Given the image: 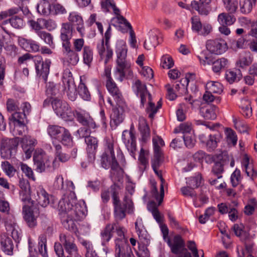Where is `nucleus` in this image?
I'll list each match as a JSON object with an SVG mask.
<instances>
[{
  "mask_svg": "<svg viewBox=\"0 0 257 257\" xmlns=\"http://www.w3.org/2000/svg\"><path fill=\"white\" fill-rule=\"evenodd\" d=\"M23 218L28 226L31 228H35L37 225V218L39 212L32 210L28 205H24L22 209Z\"/></svg>",
  "mask_w": 257,
  "mask_h": 257,
  "instance_id": "nucleus-16",
  "label": "nucleus"
},
{
  "mask_svg": "<svg viewBox=\"0 0 257 257\" xmlns=\"http://www.w3.org/2000/svg\"><path fill=\"white\" fill-rule=\"evenodd\" d=\"M38 13L44 16H48L51 14V4L44 0L40 1L36 6Z\"/></svg>",
  "mask_w": 257,
  "mask_h": 257,
  "instance_id": "nucleus-38",
  "label": "nucleus"
},
{
  "mask_svg": "<svg viewBox=\"0 0 257 257\" xmlns=\"http://www.w3.org/2000/svg\"><path fill=\"white\" fill-rule=\"evenodd\" d=\"M206 90L213 93L221 94L223 91L222 85L217 81H209L206 84Z\"/></svg>",
  "mask_w": 257,
  "mask_h": 257,
  "instance_id": "nucleus-44",
  "label": "nucleus"
},
{
  "mask_svg": "<svg viewBox=\"0 0 257 257\" xmlns=\"http://www.w3.org/2000/svg\"><path fill=\"white\" fill-rule=\"evenodd\" d=\"M241 77L242 74L239 70H238V73L232 71H227L225 74V78L229 83L239 80Z\"/></svg>",
  "mask_w": 257,
  "mask_h": 257,
  "instance_id": "nucleus-55",
  "label": "nucleus"
},
{
  "mask_svg": "<svg viewBox=\"0 0 257 257\" xmlns=\"http://www.w3.org/2000/svg\"><path fill=\"white\" fill-rule=\"evenodd\" d=\"M59 239L69 255H74L75 257H81L78 252V248L74 242L75 238L71 234L61 233L60 234Z\"/></svg>",
  "mask_w": 257,
  "mask_h": 257,
  "instance_id": "nucleus-11",
  "label": "nucleus"
},
{
  "mask_svg": "<svg viewBox=\"0 0 257 257\" xmlns=\"http://www.w3.org/2000/svg\"><path fill=\"white\" fill-rule=\"evenodd\" d=\"M62 81L68 98L71 101H74L77 93L72 74L69 69L64 71Z\"/></svg>",
  "mask_w": 257,
  "mask_h": 257,
  "instance_id": "nucleus-10",
  "label": "nucleus"
},
{
  "mask_svg": "<svg viewBox=\"0 0 257 257\" xmlns=\"http://www.w3.org/2000/svg\"><path fill=\"white\" fill-rule=\"evenodd\" d=\"M199 139L202 143L206 144L208 150L211 152L217 147V144L221 139V136L218 133L210 135L207 140L206 136L204 134H201L199 135Z\"/></svg>",
  "mask_w": 257,
  "mask_h": 257,
  "instance_id": "nucleus-22",
  "label": "nucleus"
},
{
  "mask_svg": "<svg viewBox=\"0 0 257 257\" xmlns=\"http://www.w3.org/2000/svg\"><path fill=\"white\" fill-rule=\"evenodd\" d=\"M74 116L77 120L82 125L92 128L95 127L96 124L95 122L88 114L75 111L74 113Z\"/></svg>",
  "mask_w": 257,
  "mask_h": 257,
  "instance_id": "nucleus-26",
  "label": "nucleus"
},
{
  "mask_svg": "<svg viewBox=\"0 0 257 257\" xmlns=\"http://www.w3.org/2000/svg\"><path fill=\"white\" fill-rule=\"evenodd\" d=\"M229 13H222L218 16L217 20L220 25L230 26L236 21L234 16Z\"/></svg>",
  "mask_w": 257,
  "mask_h": 257,
  "instance_id": "nucleus-35",
  "label": "nucleus"
},
{
  "mask_svg": "<svg viewBox=\"0 0 257 257\" xmlns=\"http://www.w3.org/2000/svg\"><path fill=\"white\" fill-rule=\"evenodd\" d=\"M2 168L8 176L11 177L15 175L16 170L9 162H3L2 163Z\"/></svg>",
  "mask_w": 257,
  "mask_h": 257,
  "instance_id": "nucleus-59",
  "label": "nucleus"
},
{
  "mask_svg": "<svg viewBox=\"0 0 257 257\" xmlns=\"http://www.w3.org/2000/svg\"><path fill=\"white\" fill-rule=\"evenodd\" d=\"M135 228L139 237L142 239H145L147 237V230H146L143 220L141 218H138L135 222Z\"/></svg>",
  "mask_w": 257,
  "mask_h": 257,
  "instance_id": "nucleus-46",
  "label": "nucleus"
},
{
  "mask_svg": "<svg viewBox=\"0 0 257 257\" xmlns=\"http://www.w3.org/2000/svg\"><path fill=\"white\" fill-rule=\"evenodd\" d=\"M19 45L26 51L30 52H37L40 51V45L36 41L32 39H27L19 37L18 38Z\"/></svg>",
  "mask_w": 257,
  "mask_h": 257,
  "instance_id": "nucleus-24",
  "label": "nucleus"
},
{
  "mask_svg": "<svg viewBox=\"0 0 257 257\" xmlns=\"http://www.w3.org/2000/svg\"><path fill=\"white\" fill-rule=\"evenodd\" d=\"M106 87L109 93L113 97L116 104L122 105L123 103V97L115 82L113 80L106 82Z\"/></svg>",
  "mask_w": 257,
  "mask_h": 257,
  "instance_id": "nucleus-23",
  "label": "nucleus"
},
{
  "mask_svg": "<svg viewBox=\"0 0 257 257\" xmlns=\"http://www.w3.org/2000/svg\"><path fill=\"white\" fill-rule=\"evenodd\" d=\"M33 160L36 170L40 173L52 171L59 166L57 161L54 160L52 162L50 157L42 150H38L34 153Z\"/></svg>",
  "mask_w": 257,
  "mask_h": 257,
  "instance_id": "nucleus-5",
  "label": "nucleus"
},
{
  "mask_svg": "<svg viewBox=\"0 0 257 257\" xmlns=\"http://www.w3.org/2000/svg\"><path fill=\"white\" fill-rule=\"evenodd\" d=\"M9 23L11 24L12 27L16 29H20L24 25L23 20L18 16L12 17L11 19L5 21L3 24H6Z\"/></svg>",
  "mask_w": 257,
  "mask_h": 257,
  "instance_id": "nucleus-51",
  "label": "nucleus"
},
{
  "mask_svg": "<svg viewBox=\"0 0 257 257\" xmlns=\"http://www.w3.org/2000/svg\"><path fill=\"white\" fill-rule=\"evenodd\" d=\"M116 54L117 55L115 75L117 79L122 81L125 75V71L129 69L130 63L126 60L127 48L125 43L120 42L116 45Z\"/></svg>",
  "mask_w": 257,
  "mask_h": 257,
  "instance_id": "nucleus-4",
  "label": "nucleus"
},
{
  "mask_svg": "<svg viewBox=\"0 0 257 257\" xmlns=\"http://www.w3.org/2000/svg\"><path fill=\"white\" fill-rule=\"evenodd\" d=\"M211 0H199L194 1L191 3V7L194 10L197 11L199 14L207 15L209 13L208 5Z\"/></svg>",
  "mask_w": 257,
  "mask_h": 257,
  "instance_id": "nucleus-30",
  "label": "nucleus"
},
{
  "mask_svg": "<svg viewBox=\"0 0 257 257\" xmlns=\"http://www.w3.org/2000/svg\"><path fill=\"white\" fill-rule=\"evenodd\" d=\"M61 175L56 177L53 187L54 190L63 191L64 197L59 202L58 209L63 226L68 230H73L75 227V221L84 218L87 212V207L84 201L77 203V198L74 192L75 186L71 181L66 182Z\"/></svg>",
  "mask_w": 257,
  "mask_h": 257,
  "instance_id": "nucleus-1",
  "label": "nucleus"
},
{
  "mask_svg": "<svg viewBox=\"0 0 257 257\" xmlns=\"http://www.w3.org/2000/svg\"><path fill=\"white\" fill-rule=\"evenodd\" d=\"M1 248L8 255H12L13 253L14 245L12 239L8 237H3L1 239Z\"/></svg>",
  "mask_w": 257,
  "mask_h": 257,
  "instance_id": "nucleus-33",
  "label": "nucleus"
},
{
  "mask_svg": "<svg viewBox=\"0 0 257 257\" xmlns=\"http://www.w3.org/2000/svg\"><path fill=\"white\" fill-rule=\"evenodd\" d=\"M47 133L51 138L59 139L63 145L69 147L73 146V137L66 128L57 125H49Z\"/></svg>",
  "mask_w": 257,
  "mask_h": 257,
  "instance_id": "nucleus-6",
  "label": "nucleus"
},
{
  "mask_svg": "<svg viewBox=\"0 0 257 257\" xmlns=\"http://www.w3.org/2000/svg\"><path fill=\"white\" fill-rule=\"evenodd\" d=\"M218 112V108L215 105H207L202 106L200 109V113L202 116L206 119H214Z\"/></svg>",
  "mask_w": 257,
  "mask_h": 257,
  "instance_id": "nucleus-27",
  "label": "nucleus"
},
{
  "mask_svg": "<svg viewBox=\"0 0 257 257\" xmlns=\"http://www.w3.org/2000/svg\"><path fill=\"white\" fill-rule=\"evenodd\" d=\"M242 166L243 170L245 172L247 176L252 180H254L257 177V171L254 170L252 163H249V159L247 155L244 156Z\"/></svg>",
  "mask_w": 257,
  "mask_h": 257,
  "instance_id": "nucleus-31",
  "label": "nucleus"
},
{
  "mask_svg": "<svg viewBox=\"0 0 257 257\" xmlns=\"http://www.w3.org/2000/svg\"><path fill=\"white\" fill-rule=\"evenodd\" d=\"M149 38L144 43V47L147 50L155 48L158 44L157 33L154 31H150L149 33Z\"/></svg>",
  "mask_w": 257,
  "mask_h": 257,
  "instance_id": "nucleus-37",
  "label": "nucleus"
},
{
  "mask_svg": "<svg viewBox=\"0 0 257 257\" xmlns=\"http://www.w3.org/2000/svg\"><path fill=\"white\" fill-rule=\"evenodd\" d=\"M37 35L45 44L48 45L50 47L52 48L55 47V44L53 42V36L51 34L42 31L41 32H38Z\"/></svg>",
  "mask_w": 257,
  "mask_h": 257,
  "instance_id": "nucleus-45",
  "label": "nucleus"
},
{
  "mask_svg": "<svg viewBox=\"0 0 257 257\" xmlns=\"http://www.w3.org/2000/svg\"><path fill=\"white\" fill-rule=\"evenodd\" d=\"M10 119L13 121L14 124H24L27 121V115L20 111H17L12 114Z\"/></svg>",
  "mask_w": 257,
  "mask_h": 257,
  "instance_id": "nucleus-48",
  "label": "nucleus"
},
{
  "mask_svg": "<svg viewBox=\"0 0 257 257\" xmlns=\"http://www.w3.org/2000/svg\"><path fill=\"white\" fill-rule=\"evenodd\" d=\"M52 144L55 149V159L57 161L58 159L60 162L65 163L69 161L70 156L63 149L60 143L53 141Z\"/></svg>",
  "mask_w": 257,
  "mask_h": 257,
  "instance_id": "nucleus-29",
  "label": "nucleus"
},
{
  "mask_svg": "<svg viewBox=\"0 0 257 257\" xmlns=\"http://www.w3.org/2000/svg\"><path fill=\"white\" fill-rule=\"evenodd\" d=\"M87 145L86 151L87 157L90 163H93L95 159L96 151L98 147L97 139L92 136H89L85 139Z\"/></svg>",
  "mask_w": 257,
  "mask_h": 257,
  "instance_id": "nucleus-19",
  "label": "nucleus"
},
{
  "mask_svg": "<svg viewBox=\"0 0 257 257\" xmlns=\"http://www.w3.org/2000/svg\"><path fill=\"white\" fill-rule=\"evenodd\" d=\"M255 3L256 0H239L240 12L245 14L249 13Z\"/></svg>",
  "mask_w": 257,
  "mask_h": 257,
  "instance_id": "nucleus-40",
  "label": "nucleus"
},
{
  "mask_svg": "<svg viewBox=\"0 0 257 257\" xmlns=\"http://www.w3.org/2000/svg\"><path fill=\"white\" fill-rule=\"evenodd\" d=\"M135 130L133 125H132L130 131L124 130L122 132V140L128 150L132 151L136 149Z\"/></svg>",
  "mask_w": 257,
  "mask_h": 257,
  "instance_id": "nucleus-21",
  "label": "nucleus"
},
{
  "mask_svg": "<svg viewBox=\"0 0 257 257\" xmlns=\"http://www.w3.org/2000/svg\"><path fill=\"white\" fill-rule=\"evenodd\" d=\"M118 105V107L112 109L110 114V124L111 127L114 128L120 124L124 119L123 109L120 106V105Z\"/></svg>",
  "mask_w": 257,
  "mask_h": 257,
  "instance_id": "nucleus-25",
  "label": "nucleus"
},
{
  "mask_svg": "<svg viewBox=\"0 0 257 257\" xmlns=\"http://www.w3.org/2000/svg\"><path fill=\"white\" fill-rule=\"evenodd\" d=\"M36 192L37 194L35 195V199L40 206L46 207L49 204V194L41 186L37 188Z\"/></svg>",
  "mask_w": 257,
  "mask_h": 257,
  "instance_id": "nucleus-28",
  "label": "nucleus"
},
{
  "mask_svg": "<svg viewBox=\"0 0 257 257\" xmlns=\"http://www.w3.org/2000/svg\"><path fill=\"white\" fill-rule=\"evenodd\" d=\"M245 249L237 248L238 257H253L251 254L252 244H245Z\"/></svg>",
  "mask_w": 257,
  "mask_h": 257,
  "instance_id": "nucleus-54",
  "label": "nucleus"
},
{
  "mask_svg": "<svg viewBox=\"0 0 257 257\" xmlns=\"http://www.w3.org/2000/svg\"><path fill=\"white\" fill-rule=\"evenodd\" d=\"M223 166L220 162H216L214 164L212 169V173L217 177V179L222 178L221 174L223 172Z\"/></svg>",
  "mask_w": 257,
  "mask_h": 257,
  "instance_id": "nucleus-64",
  "label": "nucleus"
},
{
  "mask_svg": "<svg viewBox=\"0 0 257 257\" xmlns=\"http://www.w3.org/2000/svg\"><path fill=\"white\" fill-rule=\"evenodd\" d=\"M149 152L147 150H145L143 148H142L140 151L139 160L140 163V168L142 171L145 170L148 165V159L147 158V156H148Z\"/></svg>",
  "mask_w": 257,
  "mask_h": 257,
  "instance_id": "nucleus-50",
  "label": "nucleus"
},
{
  "mask_svg": "<svg viewBox=\"0 0 257 257\" xmlns=\"http://www.w3.org/2000/svg\"><path fill=\"white\" fill-rule=\"evenodd\" d=\"M201 65L205 66L206 65H211L213 61L209 54L205 51H202L199 55L197 56Z\"/></svg>",
  "mask_w": 257,
  "mask_h": 257,
  "instance_id": "nucleus-60",
  "label": "nucleus"
},
{
  "mask_svg": "<svg viewBox=\"0 0 257 257\" xmlns=\"http://www.w3.org/2000/svg\"><path fill=\"white\" fill-rule=\"evenodd\" d=\"M82 54L84 64L90 67L93 59L92 49L88 46H85L83 49Z\"/></svg>",
  "mask_w": 257,
  "mask_h": 257,
  "instance_id": "nucleus-39",
  "label": "nucleus"
},
{
  "mask_svg": "<svg viewBox=\"0 0 257 257\" xmlns=\"http://www.w3.org/2000/svg\"><path fill=\"white\" fill-rule=\"evenodd\" d=\"M119 190V187L115 184L111 187L114 216L116 220H121L125 217L126 213L132 214L134 213L135 207L131 196L135 191V187L132 184L126 186L127 193H125L122 202L118 196Z\"/></svg>",
  "mask_w": 257,
  "mask_h": 257,
  "instance_id": "nucleus-2",
  "label": "nucleus"
},
{
  "mask_svg": "<svg viewBox=\"0 0 257 257\" xmlns=\"http://www.w3.org/2000/svg\"><path fill=\"white\" fill-rule=\"evenodd\" d=\"M132 88L138 96L142 95V94L148 91L146 85L142 83L140 80H136L133 85Z\"/></svg>",
  "mask_w": 257,
  "mask_h": 257,
  "instance_id": "nucleus-47",
  "label": "nucleus"
},
{
  "mask_svg": "<svg viewBox=\"0 0 257 257\" xmlns=\"http://www.w3.org/2000/svg\"><path fill=\"white\" fill-rule=\"evenodd\" d=\"M206 47L210 53L216 55L221 54L227 49L226 43L222 39L208 40Z\"/></svg>",
  "mask_w": 257,
  "mask_h": 257,
  "instance_id": "nucleus-15",
  "label": "nucleus"
},
{
  "mask_svg": "<svg viewBox=\"0 0 257 257\" xmlns=\"http://www.w3.org/2000/svg\"><path fill=\"white\" fill-rule=\"evenodd\" d=\"M167 243L172 252L178 255V257H192L191 253L185 247V241L180 235H175L172 242L170 239H168Z\"/></svg>",
  "mask_w": 257,
  "mask_h": 257,
  "instance_id": "nucleus-8",
  "label": "nucleus"
},
{
  "mask_svg": "<svg viewBox=\"0 0 257 257\" xmlns=\"http://www.w3.org/2000/svg\"><path fill=\"white\" fill-rule=\"evenodd\" d=\"M67 13V10L63 6L60 4L53 3L51 4V14L53 15H64Z\"/></svg>",
  "mask_w": 257,
  "mask_h": 257,
  "instance_id": "nucleus-56",
  "label": "nucleus"
},
{
  "mask_svg": "<svg viewBox=\"0 0 257 257\" xmlns=\"http://www.w3.org/2000/svg\"><path fill=\"white\" fill-rule=\"evenodd\" d=\"M162 153H159L157 149L154 153V158L152 160V167L155 173V174L160 178L161 184V199L162 200L163 196H164V190L163 184L165 182V180L163 178L161 171L159 170V168L162 164L161 160Z\"/></svg>",
  "mask_w": 257,
  "mask_h": 257,
  "instance_id": "nucleus-17",
  "label": "nucleus"
},
{
  "mask_svg": "<svg viewBox=\"0 0 257 257\" xmlns=\"http://www.w3.org/2000/svg\"><path fill=\"white\" fill-rule=\"evenodd\" d=\"M253 58L249 52H245L240 55L236 62V66L241 68H245L252 62Z\"/></svg>",
  "mask_w": 257,
  "mask_h": 257,
  "instance_id": "nucleus-32",
  "label": "nucleus"
},
{
  "mask_svg": "<svg viewBox=\"0 0 257 257\" xmlns=\"http://www.w3.org/2000/svg\"><path fill=\"white\" fill-rule=\"evenodd\" d=\"M51 105L54 111L58 116L66 120L71 119V111L66 101L55 97L51 102Z\"/></svg>",
  "mask_w": 257,
  "mask_h": 257,
  "instance_id": "nucleus-9",
  "label": "nucleus"
},
{
  "mask_svg": "<svg viewBox=\"0 0 257 257\" xmlns=\"http://www.w3.org/2000/svg\"><path fill=\"white\" fill-rule=\"evenodd\" d=\"M101 164L102 167L107 169L111 168V176L112 179L115 180L116 179L115 177V173L118 176H122L123 170L120 167L117 159L115 158L114 152V144L112 140H107L105 145L104 152L101 156Z\"/></svg>",
  "mask_w": 257,
  "mask_h": 257,
  "instance_id": "nucleus-3",
  "label": "nucleus"
},
{
  "mask_svg": "<svg viewBox=\"0 0 257 257\" xmlns=\"http://www.w3.org/2000/svg\"><path fill=\"white\" fill-rule=\"evenodd\" d=\"M73 27L70 23H63L60 29V39L62 46L71 45L70 40L72 37Z\"/></svg>",
  "mask_w": 257,
  "mask_h": 257,
  "instance_id": "nucleus-20",
  "label": "nucleus"
},
{
  "mask_svg": "<svg viewBox=\"0 0 257 257\" xmlns=\"http://www.w3.org/2000/svg\"><path fill=\"white\" fill-rule=\"evenodd\" d=\"M115 255L122 257L126 255L127 257L133 256L131 248L128 243L127 238L115 239Z\"/></svg>",
  "mask_w": 257,
  "mask_h": 257,
  "instance_id": "nucleus-18",
  "label": "nucleus"
},
{
  "mask_svg": "<svg viewBox=\"0 0 257 257\" xmlns=\"http://www.w3.org/2000/svg\"><path fill=\"white\" fill-rule=\"evenodd\" d=\"M62 52L64 64L74 66L78 63L79 55L77 52L72 49L71 45L62 46Z\"/></svg>",
  "mask_w": 257,
  "mask_h": 257,
  "instance_id": "nucleus-13",
  "label": "nucleus"
},
{
  "mask_svg": "<svg viewBox=\"0 0 257 257\" xmlns=\"http://www.w3.org/2000/svg\"><path fill=\"white\" fill-rule=\"evenodd\" d=\"M78 93L80 96L85 100H88L90 98L89 92L83 83H80L78 86Z\"/></svg>",
  "mask_w": 257,
  "mask_h": 257,
  "instance_id": "nucleus-62",
  "label": "nucleus"
},
{
  "mask_svg": "<svg viewBox=\"0 0 257 257\" xmlns=\"http://www.w3.org/2000/svg\"><path fill=\"white\" fill-rule=\"evenodd\" d=\"M21 147L25 154L26 159H30L34 150L35 146L37 144V140L30 136H25L20 139Z\"/></svg>",
  "mask_w": 257,
  "mask_h": 257,
  "instance_id": "nucleus-14",
  "label": "nucleus"
},
{
  "mask_svg": "<svg viewBox=\"0 0 257 257\" xmlns=\"http://www.w3.org/2000/svg\"><path fill=\"white\" fill-rule=\"evenodd\" d=\"M46 87V92L48 95L55 96L59 94V85L55 84L53 82H49Z\"/></svg>",
  "mask_w": 257,
  "mask_h": 257,
  "instance_id": "nucleus-61",
  "label": "nucleus"
},
{
  "mask_svg": "<svg viewBox=\"0 0 257 257\" xmlns=\"http://www.w3.org/2000/svg\"><path fill=\"white\" fill-rule=\"evenodd\" d=\"M241 103L240 107L241 109L242 114L246 117H249L252 115V108L250 106V101L244 99L241 100Z\"/></svg>",
  "mask_w": 257,
  "mask_h": 257,
  "instance_id": "nucleus-49",
  "label": "nucleus"
},
{
  "mask_svg": "<svg viewBox=\"0 0 257 257\" xmlns=\"http://www.w3.org/2000/svg\"><path fill=\"white\" fill-rule=\"evenodd\" d=\"M115 222L111 224V225H114L113 230H115L118 237L116 239H124L126 238L125 236V234L127 231V230L123 226H120L118 223V221L119 220H116L115 219Z\"/></svg>",
  "mask_w": 257,
  "mask_h": 257,
  "instance_id": "nucleus-52",
  "label": "nucleus"
},
{
  "mask_svg": "<svg viewBox=\"0 0 257 257\" xmlns=\"http://www.w3.org/2000/svg\"><path fill=\"white\" fill-rule=\"evenodd\" d=\"M20 138H4L1 144V155L4 159H10L15 154Z\"/></svg>",
  "mask_w": 257,
  "mask_h": 257,
  "instance_id": "nucleus-7",
  "label": "nucleus"
},
{
  "mask_svg": "<svg viewBox=\"0 0 257 257\" xmlns=\"http://www.w3.org/2000/svg\"><path fill=\"white\" fill-rule=\"evenodd\" d=\"M35 63L37 75L41 77L46 82L50 72L51 60L46 59L45 61H43L41 57H38L35 59Z\"/></svg>",
  "mask_w": 257,
  "mask_h": 257,
  "instance_id": "nucleus-12",
  "label": "nucleus"
},
{
  "mask_svg": "<svg viewBox=\"0 0 257 257\" xmlns=\"http://www.w3.org/2000/svg\"><path fill=\"white\" fill-rule=\"evenodd\" d=\"M140 130L142 141L145 142H146L150 138V131L149 126L145 122L140 127Z\"/></svg>",
  "mask_w": 257,
  "mask_h": 257,
  "instance_id": "nucleus-63",
  "label": "nucleus"
},
{
  "mask_svg": "<svg viewBox=\"0 0 257 257\" xmlns=\"http://www.w3.org/2000/svg\"><path fill=\"white\" fill-rule=\"evenodd\" d=\"M228 64V60L226 58H221L212 62V70L215 73H218L222 69L226 67Z\"/></svg>",
  "mask_w": 257,
  "mask_h": 257,
  "instance_id": "nucleus-43",
  "label": "nucleus"
},
{
  "mask_svg": "<svg viewBox=\"0 0 257 257\" xmlns=\"http://www.w3.org/2000/svg\"><path fill=\"white\" fill-rule=\"evenodd\" d=\"M101 6L104 11L107 12L109 11V8L111 7L114 13L117 14L119 10L116 7L113 0H102L101 2Z\"/></svg>",
  "mask_w": 257,
  "mask_h": 257,
  "instance_id": "nucleus-57",
  "label": "nucleus"
},
{
  "mask_svg": "<svg viewBox=\"0 0 257 257\" xmlns=\"http://www.w3.org/2000/svg\"><path fill=\"white\" fill-rule=\"evenodd\" d=\"M121 19L123 21L125 26L127 27L128 29H130V43L132 47L133 48H136V44H137V40L136 38V36L134 32L132 30V27L130 23H128L126 19H125L123 17H121Z\"/></svg>",
  "mask_w": 257,
  "mask_h": 257,
  "instance_id": "nucleus-58",
  "label": "nucleus"
},
{
  "mask_svg": "<svg viewBox=\"0 0 257 257\" xmlns=\"http://www.w3.org/2000/svg\"><path fill=\"white\" fill-rule=\"evenodd\" d=\"M226 11L229 14L235 13L238 8V0H222Z\"/></svg>",
  "mask_w": 257,
  "mask_h": 257,
  "instance_id": "nucleus-42",
  "label": "nucleus"
},
{
  "mask_svg": "<svg viewBox=\"0 0 257 257\" xmlns=\"http://www.w3.org/2000/svg\"><path fill=\"white\" fill-rule=\"evenodd\" d=\"M139 97L141 98V107H144L146 105V112L148 114L151 107L153 106L151 94L148 91Z\"/></svg>",
  "mask_w": 257,
  "mask_h": 257,
  "instance_id": "nucleus-34",
  "label": "nucleus"
},
{
  "mask_svg": "<svg viewBox=\"0 0 257 257\" xmlns=\"http://www.w3.org/2000/svg\"><path fill=\"white\" fill-rule=\"evenodd\" d=\"M38 251L43 257H48L46 235H40L38 241Z\"/></svg>",
  "mask_w": 257,
  "mask_h": 257,
  "instance_id": "nucleus-41",
  "label": "nucleus"
},
{
  "mask_svg": "<svg viewBox=\"0 0 257 257\" xmlns=\"http://www.w3.org/2000/svg\"><path fill=\"white\" fill-rule=\"evenodd\" d=\"M29 24L32 29L35 30L37 35L38 32H41V30L44 28V19H38L35 20H30Z\"/></svg>",
  "mask_w": 257,
  "mask_h": 257,
  "instance_id": "nucleus-53",
  "label": "nucleus"
},
{
  "mask_svg": "<svg viewBox=\"0 0 257 257\" xmlns=\"http://www.w3.org/2000/svg\"><path fill=\"white\" fill-rule=\"evenodd\" d=\"M113 227L114 225H111V224H108L101 232L100 236L103 245L108 242L112 237Z\"/></svg>",
  "mask_w": 257,
  "mask_h": 257,
  "instance_id": "nucleus-36",
  "label": "nucleus"
}]
</instances>
